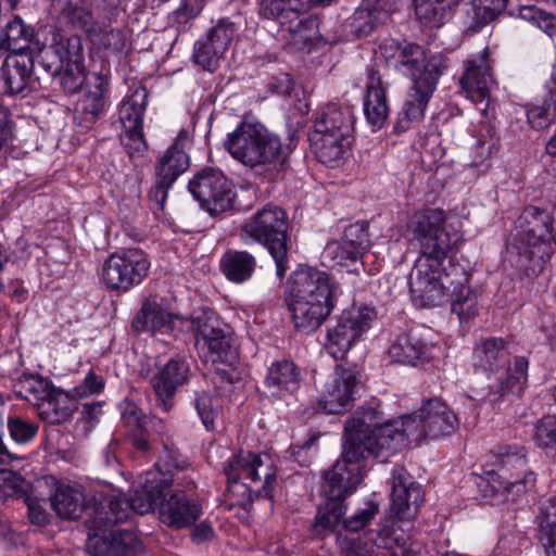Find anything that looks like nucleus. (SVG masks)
<instances>
[{
	"instance_id": "1",
	"label": "nucleus",
	"mask_w": 556,
	"mask_h": 556,
	"mask_svg": "<svg viewBox=\"0 0 556 556\" xmlns=\"http://www.w3.org/2000/svg\"><path fill=\"white\" fill-rule=\"evenodd\" d=\"M408 229L420 250L409 275L414 303L434 307L452 298L451 309L460 321L473 319L479 313V299L468 286L470 274L450 257L464 241L459 220L441 208H425L412 216Z\"/></svg>"
},
{
	"instance_id": "2",
	"label": "nucleus",
	"mask_w": 556,
	"mask_h": 556,
	"mask_svg": "<svg viewBox=\"0 0 556 556\" xmlns=\"http://www.w3.org/2000/svg\"><path fill=\"white\" fill-rule=\"evenodd\" d=\"M337 286L330 275L315 267L291 273L285 287V303L298 331L312 333L334 308Z\"/></svg>"
},
{
	"instance_id": "3",
	"label": "nucleus",
	"mask_w": 556,
	"mask_h": 556,
	"mask_svg": "<svg viewBox=\"0 0 556 556\" xmlns=\"http://www.w3.org/2000/svg\"><path fill=\"white\" fill-rule=\"evenodd\" d=\"M405 446L399 421H381L374 409L357 412L344 427L343 453L337 462H343L348 469L352 464L363 477L361 460L369 455L378 457L383 452H395Z\"/></svg>"
},
{
	"instance_id": "4",
	"label": "nucleus",
	"mask_w": 556,
	"mask_h": 556,
	"mask_svg": "<svg viewBox=\"0 0 556 556\" xmlns=\"http://www.w3.org/2000/svg\"><path fill=\"white\" fill-rule=\"evenodd\" d=\"M223 147L233 160L251 168L282 164L290 154L277 134L248 117L226 135Z\"/></svg>"
},
{
	"instance_id": "5",
	"label": "nucleus",
	"mask_w": 556,
	"mask_h": 556,
	"mask_svg": "<svg viewBox=\"0 0 556 556\" xmlns=\"http://www.w3.org/2000/svg\"><path fill=\"white\" fill-rule=\"evenodd\" d=\"M553 217L536 206L526 207L517 224V233L510 245L516 254V266L528 276H535L551 258V243L554 242Z\"/></svg>"
},
{
	"instance_id": "6",
	"label": "nucleus",
	"mask_w": 556,
	"mask_h": 556,
	"mask_svg": "<svg viewBox=\"0 0 556 556\" xmlns=\"http://www.w3.org/2000/svg\"><path fill=\"white\" fill-rule=\"evenodd\" d=\"M489 463L495 467L488 471L491 497L497 503L516 501L534 488L535 473L528 469L527 448L519 444L500 445L492 450Z\"/></svg>"
},
{
	"instance_id": "7",
	"label": "nucleus",
	"mask_w": 556,
	"mask_h": 556,
	"mask_svg": "<svg viewBox=\"0 0 556 556\" xmlns=\"http://www.w3.org/2000/svg\"><path fill=\"white\" fill-rule=\"evenodd\" d=\"M119 506V501H111L108 507L96 508L93 515L86 520V551L89 556H139L142 553V544L134 531L115 530L110 536L104 535L110 527L127 519V510L117 509Z\"/></svg>"
},
{
	"instance_id": "8",
	"label": "nucleus",
	"mask_w": 556,
	"mask_h": 556,
	"mask_svg": "<svg viewBox=\"0 0 556 556\" xmlns=\"http://www.w3.org/2000/svg\"><path fill=\"white\" fill-rule=\"evenodd\" d=\"M288 216L278 205L267 204L242 226V236L262 244L276 264V275L283 278L289 269Z\"/></svg>"
},
{
	"instance_id": "9",
	"label": "nucleus",
	"mask_w": 556,
	"mask_h": 556,
	"mask_svg": "<svg viewBox=\"0 0 556 556\" xmlns=\"http://www.w3.org/2000/svg\"><path fill=\"white\" fill-rule=\"evenodd\" d=\"M362 481L357 467L352 464L349 470L343 462H336L332 468L325 472L321 491L327 502L316 514L314 527L317 532L334 531L341 523L346 511L344 500L352 494Z\"/></svg>"
},
{
	"instance_id": "10",
	"label": "nucleus",
	"mask_w": 556,
	"mask_h": 556,
	"mask_svg": "<svg viewBox=\"0 0 556 556\" xmlns=\"http://www.w3.org/2000/svg\"><path fill=\"white\" fill-rule=\"evenodd\" d=\"M380 50L389 65L409 77L412 83L440 79L447 68V59L443 54L427 56L424 49L413 42L390 40L383 42Z\"/></svg>"
},
{
	"instance_id": "11",
	"label": "nucleus",
	"mask_w": 556,
	"mask_h": 556,
	"mask_svg": "<svg viewBox=\"0 0 556 556\" xmlns=\"http://www.w3.org/2000/svg\"><path fill=\"white\" fill-rule=\"evenodd\" d=\"M224 472L229 488L238 484L241 479H247L254 484H261L257 489L260 496L273 498L277 484V468L267 453L240 451L225 463Z\"/></svg>"
},
{
	"instance_id": "12",
	"label": "nucleus",
	"mask_w": 556,
	"mask_h": 556,
	"mask_svg": "<svg viewBox=\"0 0 556 556\" xmlns=\"http://www.w3.org/2000/svg\"><path fill=\"white\" fill-rule=\"evenodd\" d=\"M151 263L139 249H126L112 253L103 263L101 278L113 291L127 292L140 285L148 276Z\"/></svg>"
},
{
	"instance_id": "13",
	"label": "nucleus",
	"mask_w": 556,
	"mask_h": 556,
	"mask_svg": "<svg viewBox=\"0 0 556 556\" xmlns=\"http://www.w3.org/2000/svg\"><path fill=\"white\" fill-rule=\"evenodd\" d=\"M377 314L369 306L343 311L337 325L328 330L326 349L336 359L343 358L353 344L370 328Z\"/></svg>"
},
{
	"instance_id": "14",
	"label": "nucleus",
	"mask_w": 556,
	"mask_h": 556,
	"mask_svg": "<svg viewBox=\"0 0 556 556\" xmlns=\"http://www.w3.org/2000/svg\"><path fill=\"white\" fill-rule=\"evenodd\" d=\"M189 327L195 332L197 342L207 361L226 364L235 359L230 330L213 312H203L201 316L190 319Z\"/></svg>"
},
{
	"instance_id": "15",
	"label": "nucleus",
	"mask_w": 556,
	"mask_h": 556,
	"mask_svg": "<svg viewBox=\"0 0 556 556\" xmlns=\"http://www.w3.org/2000/svg\"><path fill=\"white\" fill-rule=\"evenodd\" d=\"M188 190L211 215H217L231 207V185L218 168L205 167L199 170L190 179Z\"/></svg>"
},
{
	"instance_id": "16",
	"label": "nucleus",
	"mask_w": 556,
	"mask_h": 556,
	"mask_svg": "<svg viewBox=\"0 0 556 556\" xmlns=\"http://www.w3.org/2000/svg\"><path fill=\"white\" fill-rule=\"evenodd\" d=\"M189 137L186 131H180L174 143L160 157L155 167V182L151 189L150 197L156 203L163 205L167 192L176 179L190 166L189 155L186 153V146Z\"/></svg>"
},
{
	"instance_id": "17",
	"label": "nucleus",
	"mask_w": 556,
	"mask_h": 556,
	"mask_svg": "<svg viewBox=\"0 0 556 556\" xmlns=\"http://www.w3.org/2000/svg\"><path fill=\"white\" fill-rule=\"evenodd\" d=\"M358 382L359 375L355 369L337 366L324 384L318 400L319 408L328 414L345 412L353 401Z\"/></svg>"
},
{
	"instance_id": "18",
	"label": "nucleus",
	"mask_w": 556,
	"mask_h": 556,
	"mask_svg": "<svg viewBox=\"0 0 556 556\" xmlns=\"http://www.w3.org/2000/svg\"><path fill=\"white\" fill-rule=\"evenodd\" d=\"M109 76L103 72L91 73L83 97L76 104L74 121L81 131L93 127L108 105Z\"/></svg>"
},
{
	"instance_id": "19",
	"label": "nucleus",
	"mask_w": 556,
	"mask_h": 556,
	"mask_svg": "<svg viewBox=\"0 0 556 556\" xmlns=\"http://www.w3.org/2000/svg\"><path fill=\"white\" fill-rule=\"evenodd\" d=\"M424 502L421 485L403 467L392 471L391 513L396 521H412Z\"/></svg>"
},
{
	"instance_id": "20",
	"label": "nucleus",
	"mask_w": 556,
	"mask_h": 556,
	"mask_svg": "<svg viewBox=\"0 0 556 556\" xmlns=\"http://www.w3.org/2000/svg\"><path fill=\"white\" fill-rule=\"evenodd\" d=\"M190 319L174 314L155 300H146L136 315L132 327L138 332L169 334L188 328Z\"/></svg>"
},
{
	"instance_id": "21",
	"label": "nucleus",
	"mask_w": 556,
	"mask_h": 556,
	"mask_svg": "<svg viewBox=\"0 0 556 556\" xmlns=\"http://www.w3.org/2000/svg\"><path fill=\"white\" fill-rule=\"evenodd\" d=\"M509 342L501 337H481L475 341L470 365L486 378L495 376L509 364Z\"/></svg>"
},
{
	"instance_id": "22",
	"label": "nucleus",
	"mask_w": 556,
	"mask_h": 556,
	"mask_svg": "<svg viewBox=\"0 0 556 556\" xmlns=\"http://www.w3.org/2000/svg\"><path fill=\"white\" fill-rule=\"evenodd\" d=\"M369 248L367 230L358 225H350L345 228L340 241L327 244L324 257L331 261L332 265L350 266L365 257Z\"/></svg>"
},
{
	"instance_id": "23",
	"label": "nucleus",
	"mask_w": 556,
	"mask_h": 556,
	"mask_svg": "<svg viewBox=\"0 0 556 556\" xmlns=\"http://www.w3.org/2000/svg\"><path fill=\"white\" fill-rule=\"evenodd\" d=\"M464 66L465 71L459 83L467 96L476 103L489 100L490 89L494 83L489 49L484 48L481 53L468 58Z\"/></svg>"
},
{
	"instance_id": "24",
	"label": "nucleus",
	"mask_w": 556,
	"mask_h": 556,
	"mask_svg": "<svg viewBox=\"0 0 556 556\" xmlns=\"http://www.w3.org/2000/svg\"><path fill=\"white\" fill-rule=\"evenodd\" d=\"M430 330L412 329L399 336L389 349V357L394 363L416 366L419 361L434 357L435 344L428 340Z\"/></svg>"
},
{
	"instance_id": "25",
	"label": "nucleus",
	"mask_w": 556,
	"mask_h": 556,
	"mask_svg": "<svg viewBox=\"0 0 556 556\" xmlns=\"http://www.w3.org/2000/svg\"><path fill=\"white\" fill-rule=\"evenodd\" d=\"M189 365L182 358H170L157 366L151 378V387L164 412L173 407V399L178 388L188 380Z\"/></svg>"
},
{
	"instance_id": "26",
	"label": "nucleus",
	"mask_w": 556,
	"mask_h": 556,
	"mask_svg": "<svg viewBox=\"0 0 556 556\" xmlns=\"http://www.w3.org/2000/svg\"><path fill=\"white\" fill-rule=\"evenodd\" d=\"M84 60L80 37L60 36L50 46L41 49L39 62L47 73H56L66 65L83 63Z\"/></svg>"
},
{
	"instance_id": "27",
	"label": "nucleus",
	"mask_w": 556,
	"mask_h": 556,
	"mask_svg": "<svg viewBox=\"0 0 556 556\" xmlns=\"http://www.w3.org/2000/svg\"><path fill=\"white\" fill-rule=\"evenodd\" d=\"M365 87L364 115L371 130L377 131L384 126L390 113L387 88L377 70H368Z\"/></svg>"
},
{
	"instance_id": "28",
	"label": "nucleus",
	"mask_w": 556,
	"mask_h": 556,
	"mask_svg": "<svg viewBox=\"0 0 556 556\" xmlns=\"http://www.w3.org/2000/svg\"><path fill=\"white\" fill-rule=\"evenodd\" d=\"M201 514L200 505L181 490H176L168 497L165 494L160 508L161 520L175 529L194 525Z\"/></svg>"
},
{
	"instance_id": "29",
	"label": "nucleus",
	"mask_w": 556,
	"mask_h": 556,
	"mask_svg": "<svg viewBox=\"0 0 556 556\" xmlns=\"http://www.w3.org/2000/svg\"><path fill=\"white\" fill-rule=\"evenodd\" d=\"M356 117L348 104L328 103L317 112L312 132L351 138Z\"/></svg>"
},
{
	"instance_id": "30",
	"label": "nucleus",
	"mask_w": 556,
	"mask_h": 556,
	"mask_svg": "<svg viewBox=\"0 0 556 556\" xmlns=\"http://www.w3.org/2000/svg\"><path fill=\"white\" fill-rule=\"evenodd\" d=\"M172 479L155 472H147L139 485L134 490L129 501L124 504L138 514H148L160 506L165 498V491L169 488Z\"/></svg>"
},
{
	"instance_id": "31",
	"label": "nucleus",
	"mask_w": 556,
	"mask_h": 556,
	"mask_svg": "<svg viewBox=\"0 0 556 556\" xmlns=\"http://www.w3.org/2000/svg\"><path fill=\"white\" fill-rule=\"evenodd\" d=\"M34 70L30 53H10L2 65L1 77L10 94H20L28 89Z\"/></svg>"
},
{
	"instance_id": "32",
	"label": "nucleus",
	"mask_w": 556,
	"mask_h": 556,
	"mask_svg": "<svg viewBox=\"0 0 556 556\" xmlns=\"http://www.w3.org/2000/svg\"><path fill=\"white\" fill-rule=\"evenodd\" d=\"M394 10L391 0H364L351 17L352 31L357 36H367L374 28L386 22Z\"/></svg>"
},
{
	"instance_id": "33",
	"label": "nucleus",
	"mask_w": 556,
	"mask_h": 556,
	"mask_svg": "<svg viewBox=\"0 0 556 556\" xmlns=\"http://www.w3.org/2000/svg\"><path fill=\"white\" fill-rule=\"evenodd\" d=\"M426 427L431 438H441L453 433L458 419L448 405L439 397H432L424 402L420 407Z\"/></svg>"
},
{
	"instance_id": "34",
	"label": "nucleus",
	"mask_w": 556,
	"mask_h": 556,
	"mask_svg": "<svg viewBox=\"0 0 556 556\" xmlns=\"http://www.w3.org/2000/svg\"><path fill=\"white\" fill-rule=\"evenodd\" d=\"M317 160L331 167L343 164L350 149V138L317 132L309 134Z\"/></svg>"
},
{
	"instance_id": "35",
	"label": "nucleus",
	"mask_w": 556,
	"mask_h": 556,
	"mask_svg": "<svg viewBox=\"0 0 556 556\" xmlns=\"http://www.w3.org/2000/svg\"><path fill=\"white\" fill-rule=\"evenodd\" d=\"M49 500L60 518L77 519L85 509V494L76 485L58 483Z\"/></svg>"
},
{
	"instance_id": "36",
	"label": "nucleus",
	"mask_w": 556,
	"mask_h": 556,
	"mask_svg": "<svg viewBox=\"0 0 556 556\" xmlns=\"http://www.w3.org/2000/svg\"><path fill=\"white\" fill-rule=\"evenodd\" d=\"M439 79L417 80L412 83L408 89L403 108L402 115L406 122H420L425 116V111L431 100Z\"/></svg>"
},
{
	"instance_id": "37",
	"label": "nucleus",
	"mask_w": 556,
	"mask_h": 556,
	"mask_svg": "<svg viewBox=\"0 0 556 556\" xmlns=\"http://www.w3.org/2000/svg\"><path fill=\"white\" fill-rule=\"evenodd\" d=\"M265 384L277 393H294L301 384V371L292 361H277L268 368Z\"/></svg>"
},
{
	"instance_id": "38",
	"label": "nucleus",
	"mask_w": 556,
	"mask_h": 556,
	"mask_svg": "<svg viewBox=\"0 0 556 556\" xmlns=\"http://www.w3.org/2000/svg\"><path fill=\"white\" fill-rule=\"evenodd\" d=\"M256 267L255 257L247 251H227L220 258V269L225 277L236 283L249 280Z\"/></svg>"
},
{
	"instance_id": "39",
	"label": "nucleus",
	"mask_w": 556,
	"mask_h": 556,
	"mask_svg": "<svg viewBox=\"0 0 556 556\" xmlns=\"http://www.w3.org/2000/svg\"><path fill=\"white\" fill-rule=\"evenodd\" d=\"M529 361L526 356H516L513 364L507 366L505 377L496 384L490 386V393L504 397L509 393L519 394L528 382Z\"/></svg>"
},
{
	"instance_id": "40",
	"label": "nucleus",
	"mask_w": 556,
	"mask_h": 556,
	"mask_svg": "<svg viewBox=\"0 0 556 556\" xmlns=\"http://www.w3.org/2000/svg\"><path fill=\"white\" fill-rule=\"evenodd\" d=\"M34 38V29L18 16L5 24L0 36V47L11 53H30L29 43Z\"/></svg>"
},
{
	"instance_id": "41",
	"label": "nucleus",
	"mask_w": 556,
	"mask_h": 556,
	"mask_svg": "<svg viewBox=\"0 0 556 556\" xmlns=\"http://www.w3.org/2000/svg\"><path fill=\"white\" fill-rule=\"evenodd\" d=\"M539 539L547 556H556V494L548 497L540 508Z\"/></svg>"
},
{
	"instance_id": "42",
	"label": "nucleus",
	"mask_w": 556,
	"mask_h": 556,
	"mask_svg": "<svg viewBox=\"0 0 556 556\" xmlns=\"http://www.w3.org/2000/svg\"><path fill=\"white\" fill-rule=\"evenodd\" d=\"M148 96V90L141 87L124 99L119 108V121L123 129L142 127Z\"/></svg>"
},
{
	"instance_id": "43",
	"label": "nucleus",
	"mask_w": 556,
	"mask_h": 556,
	"mask_svg": "<svg viewBox=\"0 0 556 556\" xmlns=\"http://www.w3.org/2000/svg\"><path fill=\"white\" fill-rule=\"evenodd\" d=\"M369 540L374 542L377 548L390 551V556H414L408 546V535L404 531L401 534H396L394 526L378 531L375 538L371 535Z\"/></svg>"
},
{
	"instance_id": "44",
	"label": "nucleus",
	"mask_w": 556,
	"mask_h": 556,
	"mask_svg": "<svg viewBox=\"0 0 556 556\" xmlns=\"http://www.w3.org/2000/svg\"><path fill=\"white\" fill-rule=\"evenodd\" d=\"M532 440L536 447L556 460V415H546L536 421Z\"/></svg>"
},
{
	"instance_id": "45",
	"label": "nucleus",
	"mask_w": 556,
	"mask_h": 556,
	"mask_svg": "<svg viewBox=\"0 0 556 556\" xmlns=\"http://www.w3.org/2000/svg\"><path fill=\"white\" fill-rule=\"evenodd\" d=\"M258 13L267 20L283 18L289 12L307 11V0H257Z\"/></svg>"
},
{
	"instance_id": "46",
	"label": "nucleus",
	"mask_w": 556,
	"mask_h": 556,
	"mask_svg": "<svg viewBox=\"0 0 556 556\" xmlns=\"http://www.w3.org/2000/svg\"><path fill=\"white\" fill-rule=\"evenodd\" d=\"M90 40L97 49L109 53L121 52L126 45L124 31L109 26L92 29Z\"/></svg>"
},
{
	"instance_id": "47",
	"label": "nucleus",
	"mask_w": 556,
	"mask_h": 556,
	"mask_svg": "<svg viewBox=\"0 0 556 556\" xmlns=\"http://www.w3.org/2000/svg\"><path fill=\"white\" fill-rule=\"evenodd\" d=\"M18 393L28 402H35L37 405L45 403L51 405L53 388L48 380L30 376L22 381Z\"/></svg>"
},
{
	"instance_id": "48",
	"label": "nucleus",
	"mask_w": 556,
	"mask_h": 556,
	"mask_svg": "<svg viewBox=\"0 0 556 556\" xmlns=\"http://www.w3.org/2000/svg\"><path fill=\"white\" fill-rule=\"evenodd\" d=\"M414 3L418 18L439 25L457 0H414Z\"/></svg>"
},
{
	"instance_id": "49",
	"label": "nucleus",
	"mask_w": 556,
	"mask_h": 556,
	"mask_svg": "<svg viewBox=\"0 0 556 556\" xmlns=\"http://www.w3.org/2000/svg\"><path fill=\"white\" fill-rule=\"evenodd\" d=\"M236 36V24L228 18H222L203 37L214 46L215 54L222 53L225 56Z\"/></svg>"
},
{
	"instance_id": "50",
	"label": "nucleus",
	"mask_w": 556,
	"mask_h": 556,
	"mask_svg": "<svg viewBox=\"0 0 556 556\" xmlns=\"http://www.w3.org/2000/svg\"><path fill=\"white\" fill-rule=\"evenodd\" d=\"M51 76L58 79L61 88L65 93L73 94L78 92L84 83L89 79L87 78L86 67L84 62L66 65L56 73H49Z\"/></svg>"
},
{
	"instance_id": "51",
	"label": "nucleus",
	"mask_w": 556,
	"mask_h": 556,
	"mask_svg": "<svg viewBox=\"0 0 556 556\" xmlns=\"http://www.w3.org/2000/svg\"><path fill=\"white\" fill-rule=\"evenodd\" d=\"M422 412L405 415L397 419L401 433L404 437V444L420 443L425 438L430 437Z\"/></svg>"
},
{
	"instance_id": "52",
	"label": "nucleus",
	"mask_w": 556,
	"mask_h": 556,
	"mask_svg": "<svg viewBox=\"0 0 556 556\" xmlns=\"http://www.w3.org/2000/svg\"><path fill=\"white\" fill-rule=\"evenodd\" d=\"M290 42L296 49L308 47L318 36V24L316 18L307 17L299 20L294 26H290Z\"/></svg>"
},
{
	"instance_id": "53",
	"label": "nucleus",
	"mask_w": 556,
	"mask_h": 556,
	"mask_svg": "<svg viewBox=\"0 0 556 556\" xmlns=\"http://www.w3.org/2000/svg\"><path fill=\"white\" fill-rule=\"evenodd\" d=\"M224 55L222 53L215 54L214 46L204 37H201L193 47L192 59L194 63L203 70L214 72L218 67Z\"/></svg>"
},
{
	"instance_id": "54",
	"label": "nucleus",
	"mask_w": 556,
	"mask_h": 556,
	"mask_svg": "<svg viewBox=\"0 0 556 556\" xmlns=\"http://www.w3.org/2000/svg\"><path fill=\"white\" fill-rule=\"evenodd\" d=\"M508 0H472L473 17L479 24L494 21L505 9Z\"/></svg>"
},
{
	"instance_id": "55",
	"label": "nucleus",
	"mask_w": 556,
	"mask_h": 556,
	"mask_svg": "<svg viewBox=\"0 0 556 556\" xmlns=\"http://www.w3.org/2000/svg\"><path fill=\"white\" fill-rule=\"evenodd\" d=\"M527 117L531 126L538 130L546 128L553 123L556 118V112L554 111L552 101H549V97L545 99L543 105L530 109L527 113Z\"/></svg>"
},
{
	"instance_id": "56",
	"label": "nucleus",
	"mask_w": 556,
	"mask_h": 556,
	"mask_svg": "<svg viewBox=\"0 0 556 556\" xmlns=\"http://www.w3.org/2000/svg\"><path fill=\"white\" fill-rule=\"evenodd\" d=\"M121 142L130 157L140 156L147 150L142 127L123 129Z\"/></svg>"
},
{
	"instance_id": "57",
	"label": "nucleus",
	"mask_w": 556,
	"mask_h": 556,
	"mask_svg": "<svg viewBox=\"0 0 556 556\" xmlns=\"http://www.w3.org/2000/svg\"><path fill=\"white\" fill-rule=\"evenodd\" d=\"M8 428L12 439L18 443L30 441L38 431V427L34 422L20 417L9 418Z\"/></svg>"
},
{
	"instance_id": "58",
	"label": "nucleus",
	"mask_w": 556,
	"mask_h": 556,
	"mask_svg": "<svg viewBox=\"0 0 556 556\" xmlns=\"http://www.w3.org/2000/svg\"><path fill=\"white\" fill-rule=\"evenodd\" d=\"M23 478L8 469H0V502L16 495L22 491Z\"/></svg>"
},
{
	"instance_id": "59",
	"label": "nucleus",
	"mask_w": 556,
	"mask_h": 556,
	"mask_svg": "<svg viewBox=\"0 0 556 556\" xmlns=\"http://www.w3.org/2000/svg\"><path fill=\"white\" fill-rule=\"evenodd\" d=\"M378 511V505L376 503H368L366 507L354 514L348 519L343 520V528L350 531H359L365 528L370 520L375 517Z\"/></svg>"
},
{
	"instance_id": "60",
	"label": "nucleus",
	"mask_w": 556,
	"mask_h": 556,
	"mask_svg": "<svg viewBox=\"0 0 556 556\" xmlns=\"http://www.w3.org/2000/svg\"><path fill=\"white\" fill-rule=\"evenodd\" d=\"M157 470L154 471L163 477H166L162 472H174L184 470L187 468L188 463L186 459L181 458L179 453L176 450H169L165 446V454L161 456L160 460L156 464Z\"/></svg>"
},
{
	"instance_id": "61",
	"label": "nucleus",
	"mask_w": 556,
	"mask_h": 556,
	"mask_svg": "<svg viewBox=\"0 0 556 556\" xmlns=\"http://www.w3.org/2000/svg\"><path fill=\"white\" fill-rule=\"evenodd\" d=\"M104 388V380L102 377L89 371L83 382L75 387L72 391L74 397H88L93 394L100 393Z\"/></svg>"
},
{
	"instance_id": "62",
	"label": "nucleus",
	"mask_w": 556,
	"mask_h": 556,
	"mask_svg": "<svg viewBox=\"0 0 556 556\" xmlns=\"http://www.w3.org/2000/svg\"><path fill=\"white\" fill-rule=\"evenodd\" d=\"M195 408L205 428L210 429L217 415V410L213 406L212 396L208 393L198 395L195 399Z\"/></svg>"
},
{
	"instance_id": "63",
	"label": "nucleus",
	"mask_w": 556,
	"mask_h": 556,
	"mask_svg": "<svg viewBox=\"0 0 556 556\" xmlns=\"http://www.w3.org/2000/svg\"><path fill=\"white\" fill-rule=\"evenodd\" d=\"M70 22L79 28L87 27L92 21L90 9L83 3H70L66 9Z\"/></svg>"
},
{
	"instance_id": "64",
	"label": "nucleus",
	"mask_w": 556,
	"mask_h": 556,
	"mask_svg": "<svg viewBox=\"0 0 556 556\" xmlns=\"http://www.w3.org/2000/svg\"><path fill=\"white\" fill-rule=\"evenodd\" d=\"M203 0H182L175 11V18L178 23H187L197 17L203 10Z\"/></svg>"
}]
</instances>
